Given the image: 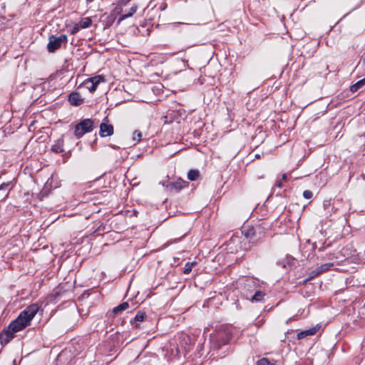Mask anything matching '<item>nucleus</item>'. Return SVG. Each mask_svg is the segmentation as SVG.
<instances>
[{
  "label": "nucleus",
  "instance_id": "obj_28",
  "mask_svg": "<svg viewBox=\"0 0 365 365\" xmlns=\"http://www.w3.org/2000/svg\"><path fill=\"white\" fill-rule=\"evenodd\" d=\"M252 235H253L252 230H250L245 233V237L247 240H251V236Z\"/></svg>",
  "mask_w": 365,
  "mask_h": 365
},
{
  "label": "nucleus",
  "instance_id": "obj_18",
  "mask_svg": "<svg viewBox=\"0 0 365 365\" xmlns=\"http://www.w3.org/2000/svg\"><path fill=\"white\" fill-rule=\"evenodd\" d=\"M264 293L261 292V291H257L255 294L252 296V301H255V302H261L264 297Z\"/></svg>",
  "mask_w": 365,
  "mask_h": 365
},
{
  "label": "nucleus",
  "instance_id": "obj_3",
  "mask_svg": "<svg viewBox=\"0 0 365 365\" xmlns=\"http://www.w3.org/2000/svg\"><path fill=\"white\" fill-rule=\"evenodd\" d=\"M67 42V36L64 34L56 37L51 36L49 37V41L47 46L49 52H54L59 48L62 43Z\"/></svg>",
  "mask_w": 365,
  "mask_h": 365
},
{
  "label": "nucleus",
  "instance_id": "obj_5",
  "mask_svg": "<svg viewBox=\"0 0 365 365\" xmlns=\"http://www.w3.org/2000/svg\"><path fill=\"white\" fill-rule=\"evenodd\" d=\"M16 333V332L14 331L13 329H11L10 326L9 325L8 327L0 334V343L1 344H8L12 339L14 338Z\"/></svg>",
  "mask_w": 365,
  "mask_h": 365
},
{
  "label": "nucleus",
  "instance_id": "obj_16",
  "mask_svg": "<svg viewBox=\"0 0 365 365\" xmlns=\"http://www.w3.org/2000/svg\"><path fill=\"white\" fill-rule=\"evenodd\" d=\"M200 175V173L197 170H190L187 173V178L191 180L194 181L196 180Z\"/></svg>",
  "mask_w": 365,
  "mask_h": 365
},
{
  "label": "nucleus",
  "instance_id": "obj_22",
  "mask_svg": "<svg viewBox=\"0 0 365 365\" xmlns=\"http://www.w3.org/2000/svg\"><path fill=\"white\" fill-rule=\"evenodd\" d=\"M52 150L55 152V153H61L63 151V149L62 148V146L59 144H56V145H53V147H52Z\"/></svg>",
  "mask_w": 365,
  "mask_h": 365
},
{
  "label": "nucleus",
  "instance_id": "obj_12",
  "mask_svg": "<svg viewBox=\"0 0 365 365\" xmlns=\"http://www.w3.org/2000/svg\"><path fill=\"white\" fill-rule=\"evenodd\" d=\"M129 308V304L128 302H123L120 304L118 305L117 307H114L113 309V314L114 315H118L120 314L123 311L126 310Z\"/></svg>",
  "mask_w": 365,
  "mask_h": 365
},
{
  "label": "nucleus",
  "instance_id": "obj_8",
  "mask_svg": "<svg viewBox=\"0 0 365 365\" xmlns=\"http://www.w3.org/2000/svg\"><path fill=\"white\" fill-rule=\"evenodd\" d=\"M188 182L185 180H183L180 178L178 179L176 181L171 182L168 187L170 189H175L176 190H180L185 187H187Z\"/></svg>",
  "mask_w": 365,
  "mask_h": 365
},
{
  "label": "nucleus",
  "instance_id": "obj_15",
  "mask_svg": "<svg viewBox=\"0 0 365 365\" xmlns=\"http://www.w3.org/2000/svg\"><path fill=\"white\" fill-rule=\"evenodd\" d=\"M145 317H146L145 313L144 312L139 311L137 312L133 320L131 321L130 322L132 324H133V323L136 322H143Z\"/></svg>",
  "mask_w": 365,
  "mask_h": 365
},
{
  "label": "nucleus",
  "instance_id": "obj_26",
  "mask_svg": "<svg viewBox=\"0 0 365 365\" xmlns=\"http://www.w3.org/2000/svg\"><path fill=\"white\" fill-rule=\"evenodd\" d=\"M359 88H361L360 86L358 85V83L356 82L355 84L352 85L351 87H350V90L351 92L354 93L356 91H357Z\"/></svg>",
  "mask_w": 365,
  "mask_h": 365
},
{
  "label": "nucleus",
  "instance_id": "obj_24",
  "mask_svg": "<svg viewBox=\"0 0 365 365\" xmlns=\"http://www.w3.org/2000/svg\"><path fill=\"white\" fill-rule=\"evenodd\" d=\"M312 195H313L312 192V191H310V190H304V191L303 192V196H304V198H306V199H310V198H312Z\"/></svg>",
  "mask_w": 365,
  "mask_h": 365
},
{
  "label": "nucleus",
  "instance_id": "obj_31",
  "mask_svg": "<svg viewBox=\"0 0 365 365\" xmlns=\"http://www.w3.org/2000/svg\"><path fill=\"white\" fill-rule=\"evenodd\" d=\"M286 179H287V175H286V174H284V175H282V180H285Z\"/></svg>",
  "mask_w": 365,
  "mask_h": 365
},
{
  "label": "nucleus",
  "instance_id": "obj_27",
  "mask_svg": "<svg viewBox=\"0 0 365 365\" xmlns=\"http://www.w3.org/2000/svg\"><path fill=\"white\" fill-rule=\"evenodd\" d=\"M81 28L80 25L79 24H76L73 29H71V34H76L78 31H79V29Z\"/></svg>",
  "mask_w": 365,
  "mask_h": 365
},
{
  "label": "nucleus",
  "instance_id": "obj_9",
  "mask_svg": "<svg viewBox=\"0 0 365 365\" xmlns=\"http://www.w3.org/2000/svg\"><path fill=\"white\" fill-rule=\"evenodd\" d=\"M333 265L334 264L332 263H326L322 264L320 267H317V269L312 272L311 277H314L315 276L320 274L322 272L329 270Z\"/></svg>",
  "mask_w": 365,
  "mask_h": 365
},
{
  "label": "nucleus",
  "instance_id": "obj_29",
  "mask_svg": "<svg viewBox=\"0 0 365 365\" xmlns=\"http://www.w3.org/2000/svg\"><path fill=\"white\" fill-rule=\"evenodd\" d=\"M357 83L358 85H359L360 87L362 88L364 86H365V78L359 81Z\"/></svg>",
  "mask_w": 365,
  "mask_h": 365
},
{
  "label": "nucleus",
  "instance_id": "obj_10",
  "mask_svg": "<svg viewBox=\"0 0 365 365\" xmlns=\"http://www.w3.org/2000/svg\"><path fill=\"white\" fill-rule=\"evenodd\" d=\"M105 79L103 76H96L94 77L89 78L83 82V85H88L89 83H93L95 86H98L101 82H104Z\"/></svg>",
  "mask_w": 365,
  "mask_h": 365
},
{
  "label": "nucleus",
  "instance_id": "obj_11",
  "mask_svg": "<svg viewBox=\"0 0 365 365\" xmlns=\"http://www.w3.org/2000/svg\"><path fill=\"white\" fill-rule=\"evenodd\" d=\"M317 330H318L317 327H313V328L309 329L307 330L302 331L297 334V337L299 339H301L306 337L307 336L314 335L317 333Z\"/></svg>",
  "mask_w": 365,
  "mask_h": 365
},
{
  "label": "nucleus",
  "instance_id": "obj_25",
  "mask_svg": "<svg viewBox=\"0 0 365 365\" xmlns=\"http://www.w3.org/2000/svg\"><path fill=\"white\" fill-rule=\"evenodd\" d=\"M359 88H361L360 86L358 85V83L356 82L355 84L352 85L351 87H350V90L351 92L354 93L356 91H357Z\"/></svg>",
  "mask_w": 365,
  "mask_h": 365
},
{
  "label": "nucleus",
  "instance_id": "obj_20",
  "mask_svg": "<svg viewBox=\"0 0 365 365\" xmlns=\"http://www.w3.org/2000/svg\"><path fill=\"white\" fill-rule=\"evenodd\" d=\"M142 138V133L140 130H135L133 133V140L135 141V143L140 142Z\"/></svg>",
  "mask_w": 365,
  "mask_h": 365
},
{
  "label": "nucleus",
  "instance_id": "obj_14",
  "mask_svg": "<svg viewBox=\"0 0 365 365\" xmlns=\"http://www.w3.org/2000/svg\"><path fill=\"white\" fill-rule=\"evenodd\" d=\"M9 183H3L0 185V198L4 199L8 195Z\"/></svg>",
  "mask_w": 365,
  "mask_h": 365
},
{
  "label": "nucleus",
  "instance_id": "obj_4",
  "mask_svg": "<svg viewBox=\"0 0 365 365\" xmlns=\"http://www.w3.org/2000/svg\"><path fill=\"white\" fill-rule=\"evenodd\" d=\"M16 333V332L14 331L13 329H11L10 326L9 325L8 327L0 334V343L1 344H8L12 339L14 338Z\"/></svg>",
  "mask_w": 365,
  "mask_h": 365
},
{
  "label": "nucleus",
  "instance_id": "obj_6",
  "mask_svg": "<svg viewBox=\"0 0 365 365\" xmlns=\"http://www.w3.org/2000/svg\"><path fill=\"white\" fill-rule=\"evenodd\" d=\"M99 134L103 138L112 135L113 134V125L106 123H102L100 125Z\"/></svg>",
  "mask_w": 365,
  "mask_h": 365
},
{
  "label": "nucleus",
  "instance_id": "obj_23",
  "mask_svg": "<svg viewBox=\"0 0 365 365\" xmlns=\"http://www.w3.org/2000/svg\"><path fill=\"white\" fill-rule=\"evenodd\" d=\"M84 86L89 90L90 92H94L97 88V86H95L93 83H89L88 85Z\"/></svg>",
  "mask_w": 365,
  "mask_h": 365
},
{
  "label": "nucleus",
  "instance_id": "obj_1",
  "mask_svg": "<svg viewBox=\"0 0 365 365\" xmlns=\"http://www.w3.org/2000/svg\"><path fill=\"white\" fill-rule=\"evenodd\" d=\"M38 311V307L36 304H33L27 307L15 320L10 323V328L13 329L16 332L24 329L29 325Z\"/></svg>",
  "mask_w": 365,
  "mask_h": 365
},
{
  "label": "nucleus",
  "instance_id": "obj_19",
  "mask_svg": "<svg viewBox=\"0 0 365 365\" xmlns=\"http://www.w3.org/2000/svg\"><path fill=\"white\" fill-rule=\"evenodd\" d=\"M195 265H196V262H195L186 263L185 267H184V269H183L184 274H190V272H191L192 267L194 266H195Z\"/></svg>",
  "mask_w": 365,
  "mask_h": 365
},
{
  "label": "nucleus",
  "instance_id": "obj_7",
  "mask_svg": "<svg viewBox=\"0 0 365 365\" xmlns=\"http://www.w3.org/2000/svg\"><path fill=\"white\" fill-rule=\"evenodd\" d=\"M68 101L72 106H78L83 103V99L78 93L73 92L69 95Z\"/></svg>",
  "mask_w": 365,
  "mask_h": 365
},
{
  "label": "nucleus",
  "instance_id": "obj_30",
  "mask_svg": "<svg viewBox=\"0 0 365 365\" xmlns=\"http://www.w3.org/2000/svg\"><path fill=\"white\" fill-rule=\"evenodd\" d=\"M275 185H276V186H277L279 187H282V182L279 180L277 181Z\"/></svg>",
  "mask_w": 365,
  "mask_h": 365
},
{
  "label": "nucleus",
  "instance_id": "obj_2",
  "mask_svg": "<svg viewBox=\"0 0 365 365\" xmlns=\"http://www.w3.org/2000/svg\"><path fill=\"white\" fill-rule=\"evenodd\" d=\"M94 128L93 120L86 118L76 125L74 135L77 138H81L85 133L91 132Z\"/></svg>",
  "mask_w": 365,
  "mask_h": 365
},
{
  "label": "nucleus",
  "instance_id": "obj_13",
  "mask_svg": "<svg viewBox=\"0 0 365 365\" xmlns=\"http://www.w3.org/2000/svg\"><path fill=\"white\" fill-rule=\"evenodd\" d=\"M138 9V6L136 5H134L133 6L129 11L127 13V14H125L123 15H122L119 19H118V23L123 21V20L129 18V17H131L137 11Z\"/></svg>",
  "mask_w": 365,
  "mask_h": 365
},
{
  "label": "nucleus",
  "instance_id": "obj_17",
  "mask_svg": "<svg viewBox=\"0 0 365 365\" xmlns=\"http://www.w3.org/2000/svg\"><path fill=\"white\" fill-rule=\"evenodd\" d=\"M92 21L89 17L83 18L81 20L79 25L82 29L88 28L91 25Z\"/></svg>",
  "mask_w": 365,
  "mask_h": 365
},
{
  "label": "nucleus",
  "instance_id": "obj_21",
  "mask_svg": "<svg viewBox=\"0 0 365 365\" xmlns=\"http://www.w3.org/2000/svg\"><path fill=\"white\" fill-rule=\"evenodd\" d=\"M257 365H274V364L272 363L266 358H262L257 361Z\"/></svg>",
  "mask_w": 365,
  "mask_h": 365
},
{
  "label": "nucleus",
  "instance_id": "obj_32",
  "mask_svg": "<svg viewBox=\"0 0 365 365\" xmlns=\"http://www.w3.org/2000/svg\"><path fill=\"white\" fill-rule=\"evenodd\" d=\"M94 0H86V3L87 4H90L91 2H93Z\"/></svg>",
  "mask_w": 365,
  "mask_h": 365
}]
</instances>
